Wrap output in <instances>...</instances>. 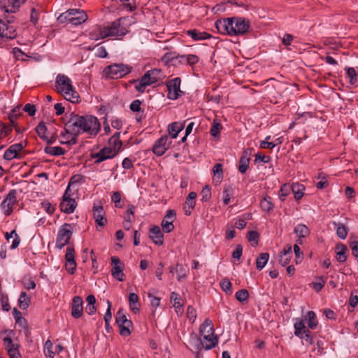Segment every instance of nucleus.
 Returning a JSON list of instances; mask_svg holds the SVG:
<instances>
[{
    "label": "nucleus",
    "instance_id": "nucleus-1",
    "mask_svg": "<svg viewBox=\"0 0 358 358\" xmlns=\"http://www.w3.org/2000/svg\"><path fill=\"white\" fill-rule=\"evenodd\" d=\"M69 118L65 123L64 130L71 135L79 136L80 134L87 133L92 136H96L101 129V124L96 117L93 115H79L74 112L66 113Z\"/></svg>",
    "mask_w": 358,
    "mask_h": 358
},
{
    "label": "nucleus",
    "instance_id": "nucleus-2",
    "mask_svg": "<svg viewBox=\"0 0 358 358\" xmlns=\"http://www.w3.org/2000/svg\"><path fill=\"white\" fill-rule=\"evenodd\" d=\"M57 90L64 93L66 100L76 103L79 101L80 96L74 90L71 79L64 74H58L56 78Z\"/></svg>",
    "mask_w": 358,
    "mask_h": 358
},
{
    "label": "nucleus",
    "instance_id": "nucleus-3",
    "mask_svg": "<svg viewBox=\"0 0 358 358\" xmlns=\"http://www.w3.org/2000/svg\"><path fill=\"white\" fill-rule=\"evenodd\" d=\"M17 25L15 17L10 16L9 13H4L0 19V36L7 39H14L17 37Z\"/></svg>",
    "mask_w": 358,
    "mask_h": 358
},
{
    "label": "nucleus",
    "instance_id": "nucleus-4",
    "mask_svg": "<svg viewBox=\"0 0 358 358\" xmlns=\"http://www.w3.org/2000/svg\"><path fill=\"white\" fill-rule=\"evenodd\" d=\"M162 76V71L153 69L147 71L140 80H134L132 83H138L135 88L139 92H143L147 86L158 82Z\"/></svg>",
    "mask_w": 358,
    "mask_h": 358
},
{
    "label": "nucleus",
    "instance_id": "nucleus-5",
    "mask_svg": "<svg viewBox=\"0 0 358 358\" xmlns=\"http://www.w3.org/2000/svg\"><path fill=\"white\" fill-rule=\"evenodd\" d=\"M61 23H71L73 25H80L87 20L86 13L80 9H69L62 13L57 18Z\"/></svg>",
    "mask_w": 358,
    "mask_h": 358
},
{
    "label": "nucleus",
    "instance_id": "nucleus-6",
    "mask_svg": "<svg viewBox=\"0 0 358 358\" xmlns=\"http://www.w3.org/2000/svg\"><path fill=\"white\" fill-rule=\"evenodd\" d=\"M125 19L120 18L111 23L107 27L100 31V36L104 38L108 36H123L128 33L127 28L124 24Z\"/></svg>",
    "mask_w": 358,
    "mask_h": 358
},
{
    "label": "nucleus",
    "instance_id": "nucleus-7",
    "mask_svg": "<svg viewBox=\"0 0 358 358\" xmlns=\"http://www.w3.org/2000/svg\"><path fill=\"white\" fill-rule=\"evenodd\" d=\"M132 68L123 64H113L104 68L103 73L108 79H118L131 71Z\"/></svg>",
    "mask_w": 358,
    "mask_h": 358
},
{
    "label": "nucleus",
    "instance_id": "nucleus-8",
    "mask_svg": "<svg viewBox=\"0 0 358 358\" xmlns=\"http://www.w3.org/2000/svg\"><path fill=\"white\" fill-rule=\"evenodd\" d=\"M72 227L70 224L65 223L59 229L56 241V248L59 249L63 248L69 243V241L72 236Z\"/></svg>",
    "mask_w": 358,
    "mask_h": 358
},
{
    "label": "nucleus",
    "instance_id": "nucleus-9",
    "mask_svg": "<svg viewBox=\"0 0 358 358\" xmlns=\"http://www.w3.org/2000/svg\"><path fill=\"white\" fill-rule=\"evenodd\" d=\"M231 26L230 27L229 36H238L245 34L250 28L249 21L242 17H231Z\"/></svg>",
    "mask_w": 358,
    "mask_h": 358
},
{
    "label": "nucleus",
    "instance_id": "nucleus-10",
    "mask_svg": "<svg viewBox=\"0 0 358 358\" xmlns=\"http://www.w3.org/2000/svg\"><path fill=\"white\" fill-rule=\"evenodd\" d=\"M115 322L120 329L121 336H128L131 334L130 328L133 327V323L131 320L127 318L122 309H120L116 314Z\"/></svg>",
    "mask_w": 358,
    "mask_h": 358
},
{
    "label": "nucleus",
    "instance_id": "nucleus-11",
    "mask_svg": "<svg viewBox=\"0 0 358 358\" xmlns=\"http://www.w3.org/2000/svg\"><path fill=\"white\" fill-rule=\"evenodd\" d=\"M180 83L181 79L179 77L171 79L166 83L168 99L176 100L181 94H183V92L180 90Z\"/></svg>",
    "mask_w": 358,
    "mask_h": 358
},
{
    "label": "nucleus",
    "instance_id": "nucleus-12",
    "mask_svg": "<svg viewBox=\"0 0 358 358\" xmlns=\"http://www.w3.org/2000/svg\"><path fill=\"white\" fill-rule=\"evenodd\" d=\"M17 201V191L16 189H11L6 195V198L1 203V207L4 210V214L6 216H9L13 210V206Z\"/></svg>",
    "mask_w": 358,
    "mask_h": 358
},
{
    "label": "nucleus",
    "instance_id": "nucleus-13",
    "mask_svg": "<svg viewBox=\"0 0 358 358\" xmlns=\"http://www.w3.org/2000/svg\"><path fill=\"white\" fill-rule=\"evenodd\" d=\"M175 52L173 53H166L165 54L164 57H163V60L166 59V62L171 61L174 58H180V63L182 64L184 63V61H185L186 64L192 66L197 64L199 61V58L197 55L189 54V55H175Z\"/></svg>",
    "mask_w": 358,
    "mask_h": 358
},
{
    "label": "nucleus",
    "instance_id": "nucleus-14",
    "mask_svg": "<svg viewBox=\"0 0 358 358\" xmlns=\"http://www.w3.org/2000/svg\"><path fill=\"white\" fill-rule=\"evenodd\" d=\"M171 143V138L168 135H164L155 143L152 152L157 156H162L169 148Z\"/></svg>",
    "mask_w": 358,
    "mask_h": 358
},
{
    "label": "nucleus",
    "instance_id": "nucleus-15",
    "mask_svg": "<svg viewBox=\"0 0 358 358\" xmlns=\"http://www.w3.org/2000/svg\"><path fill=\"white\" fill-rule=\"evenodd\" d=\"M111 275L117 280L122 282L124 280V274L123 273L124 264L121 262L120 258L116 256L111 257Z\"/></svg>",
    "mask_w": 358,
    "mask_h": 358
},
{
    "label": "nucleus",
    "instance_id": "nucleus-16",
    "mask_svg": "<svg viewBox=\"0 0 358 358\" xmlns=\"http://www.w3.org/2000/svg\"><path fill=\"white\" fill-rule=\"evenodd\" d=\"M26 0H0V9L6 13H16Z\"/></svg>",
    "mask_w": 358,
    "mask_h": 358
},
{
    "label": "nucleus",
    "instance_id": "nucleus-17",
    "mask_svg": "<svg viewBox=\"0 0 358 358\" xmlns=\"http://www.w3.org/2000/svg\"><path fill=\"white\" fill-rule=\"evenodd\" d=\"M92 210L96 224L100 227L105 226L107 223V219L105 217V211L100 201L94 203Z\"/></svg>",
    "mask_w": 358,
    "mask_h": 358
},
{
    "label": "nucleus",
    "instance_id": "nucleus-18",
    "mask_svg": "<svg viewBox=\"0 0 358 358\" xmlns=\"http://www.w3.org/2000/svg\"><path fill=\"white\" fill-rule=\"evenodd\" d=\"M24 146L22 143H15L10 145L4 152L3 159L7 161H10L13 159H22L23 157L20 155L22 151Z\"/></svg>",
    "mask_w": 358,
    "mask_h": 358
},
{
    "label": "nucleus",
    "instance_id": "nucleus-19",
    "mask_svg": "<svg viewBox=\"0 0 358 358\" xmlns=\"http://www.w3.org/2000/svg\"><path fill=\"white\" fill-rule=\"evenodd\" d=\"M65 259L66 271L71 274L74 273L76 268V262L75 259V250L73 245H69L66 248Z\"/></svg>",
    "mask_w": 358,
    "mask_h": 358
},
{
    "label": "nucleus",
    "instance_id": "nucleus-20",
    "mask_svg": "<svg viewBox=\"0 0 358 358\" xmlns=\"http://www.w3.org/2000/svg\"><path fill=\"white\" fill-rule=\"evenodd\" d=\"M176 212L174 210H169L166 215L162 222V230L166 233H170L174 229L173 224V220L176 218Z\"/></svg>",
    "mask_w": 358,
    "mask_h": 358
},
{
    "label": "nucleus",
    "instance_id": "nucleus-21",
    "mask_svg": "<svg viewBox=\"0 0 358 358\" xmlns=\"http://www.w3.org/2000/svg\"><path fill=\"white\" fill-rule=\"evenodd\" d=\"M83 299L81 296H76L71 303V315L74 318H80L83 313Z\"/></svg>",
    "mask_w": 358,
    "mask_h": 358
},
{
    "label": "nucleus",
    "instance_id": "nucleus-22",
    "mask_svg": "<svg viewBox=\"0 0 358 358\" xmlns=\"http://www.w3.org/2000/svg\"><path fill=\"white\" fill-rule=\"evenodd\" d=\"M196 198V193L194 192H189L186 197L183 204V210L185 215L189 216L191 215L192 210L195 207Z\"/></svg>",
    "mask_w": 358,
    "mask_h": 358
},
{
    "label": "nucleus",
    "instance_id": "nucleus-23",
    "mask_svg": "<svg viewBox=\"0 0 358 358\" xmlns=\"http://www.w3.org/2000/svg\"><path fill=\"white\" fill-rule=\"evenodd\" d=\"M231 26V18H224L217 20L215 22V27L218 33L229 35L230 27Z\"/></svg>",
    "mask_w": 358,
    "mask_h": 358
},
{
    "label": "nucleus",
    "instance_id": "nucleus-24",
    "mask_svg": "<svg viewBox=\"0 0 358 358\" xmlns=\"http://www.w3.org/2000/svg\"><path fill=\"white\" fill-rule=\"evenodd\" d=\"M149 237L154 243L157 245H162L164 243V234L159 226H152L150 229Z\"/></svg>",
    "mask_w": 358,
    "mask_h": 358
},
{
    "label": "nucleus",
    "instance_id": "nucleus-25",
    "mask_svg": "<svg viewBox=\"0 0 358 358\" xmlns=\"http://www.w3.org/2000/svg\"><path fill=\"white\" fill-rule=\"evenodd\" d=\"M250 155L251 152L248 150H245L242 152L241 157L239 159L238 171L243 174L247 171L249 167Z\"/></svg>",
    "mask_w": 358,
    "mask_h": 358
},
{
    "label": "nucleus",
    "instance_id": "nucleus-26",
    "mask_svg": "<svg viewBox=\"0 0 358 358\" xmlns=\"http://www.w3.org/2000/svg\"><path fill=\"white\" fill-rule=\"evenodd\" d=\"M203 340L201 341V344L206 350H210L216 346L218 343V338L213 335H204L201 336Z\"/></svg>",
    "mask_w": 358,
    "mask_h": 358
},
{
    "label": "nucleus",
    "instance_id": "nucleus-27",
    "mask_svg": "<svg viewBox=\"0 0 358 358\" xmlns=\"http://www.w3.org/2000/svg\"><path fill=\"white\" fill-rule=\"evenodd\" d=\"M187 34L194 41L206 40L212 37L211 34L206 31H200L196 29L187 30Z\"/></svg>",
    "mask_w": 358,
    "mask_h": 358
},
{
    "label": "nucleus",
    "instance_id": "nucleus-28",
    "mask_svg": "<svg viewBox=\"0 0 358 358\" xmlns=\"http://www.w3.org/2000/svg\"><path fill=\"white\" fill-rule=\"evenodd\" d=\"M347 251L348 248L343 243H338L335 247V252L336 253V260L340 263H343L347 260Z\"/></svg>",
    "mask_w": 358,
    "mask_h": 358
},
{
    "label": "nucleus",
    "instance_id": "nucleus-29",
    "mask_svg": "<svg viewBox=\"0 0 358 358\" xmlns=\"http://www.w3.org/2000/svg\"><path fill=\"white\" fill-rule=\"evenodd\" d=\"M214 331L215 330L212 321L209 318H206L204 322L200 326V336H202L204 335H213Z\"/></svg>",
    "mask_w": 358,
    "mask_h": 358
},
{
    "label": "nucleus",
    "instance_id": "nucleus-30",
    "mask_svg": "<svg viewBox=\"0 0 358 358\" xmlns=\"http://www.w3.org/2000/svg\"><path fill=\"white\" fill-rule=\"evenodd\" d=\"M76 206L77 203L74 199L68 200L64 199L60 203V208L61 210L65 213L70 214L74 211Z\"/></svg>",
    "mask_w": 358,
    "mask_h": 358
},
{
    "label": "nucleus",
    "instance_id": "nucleus-31",
    "mask_svg": "<svg viewBox=\"0 0 358 358\" xmlns=\"http://www.w3.org/2000/svg\"><path fill=\"white\" fill-rule=\"evenodd\" d=\"M184 128V124L173 122L168 127L169 136L171 138H176L178 133Z\"/></svg>",
    "mask_w": 358,
    "mask_h": 358
},
{
    "label": "nucleus",
    "instance_id": "nucleus-32",
    "mask_svg": "<svg viewBox=\"0 0 358 358\" xmlns=\"http://www.w3.org/2000/svg\"><path fill=\"white\" fill-rule=\"evenodd\" d=\"M129 304L131 310L134 313H137L139 312L140 304L138 300V296L135 293H130L129 295Z\"/></svg>",
    "mask_w": 358,
    "mask_h": 358
},
{
    "label": "nucleus",
    "instance_id": "nucleus-33",
    "mask_svg": "<svg viewBox=\"0 0 358 358\" xmlns=\"http://www.w3.org/2000/svg\"><path fill=\"white\" fill-rule=\"evenodd\" d=\"M269 259V254L268 252L261 253L256 259V268L257 270L261 271L267 264Z\"/></svg>",
    "mask_w": 358,
    "mask_h": 358
},
{
    "label": "nucleus",
    "instance_id": "nucleus-34",
    "mask_svg": "<svg viewBox=\"0 0 358 358\" xmlns=\"http://www.w3.org/2000/svg\"><path fill=\"white\" fill-rule=\"evenodd\" d=\"M44 152L52 156H60L66 153V150L59 146L51 147L46 146L44 148Z\"/></svg>",
    "mask_w": 358,
    "mask_h": 358
},
{
    "label": "nucleus",
    "instance_id": "nucleus-35",
    "mask_svg": "<svg viewBox=\"0 0 358 358\" xmlns=\"http://www.w3.org/2000/svg\"><path fill=\"white\" fill-rule=\"evenodd\" d=\"M120 133L116 132L109 139L108 143L109 146L115 148L118 152L121 150L122 142L120 139Z\"/></svg>",
    "mask_w": 358,
    "mask_h": 358
},
{
    "label": "nucleus",
    "instance_id": "nucleus-36",
    "mask_svg": "<svg viewBox=\"0 0 358 358\" xmlns=\"http://www.w3.org/2000/svg\"><path fill=\"white\" fill-rule=\"evenodd\" d=\"M260 207L262 210L267 213L273 210L274 204L272 203V199L268 196L264 197L260 201Z\"/></svg>",
    "mask_w": 358,
    "mask_h": 358
},
{
    "label": "nucleus",
    "instance_id": "nucleus-37",
    "mask_svg": "<svg viewBox=\"0 0 358 358\" xmlns=\"http://www.w3.org/2000/svg\"><path fill=\"white\" fill-rule=\"evenodd\" d=\"M291 189L292 190L294 198L296 201L300 200L303 196V191L305 190V187L299 183H294L291 186Z\"/></svg>",
    "mask_w": 358,
    "mask_h": 358
},
{
    "label": "nucleus",
    "instance_id": "nucleus-38",
    "mask_svg": "<svg viewBox=\"0 0 358 358\" xmlns=\"http://www.w3.org/2000/svg\"><path fill=\"white\" fill-rule=\"evenodd\" d=\"M294 231L299 238H306L310 234L309 229L306 225L303 224L296 225Z\"/></svg>",
    "mask_w": 358,
    "mask_h": 358
},
{
    "label": "nucleus",
    "instance_id": "nucleus-39",
    "mask_svg": "<svg viewBox=\"0 0 358 358\" xmlns=\"http://www.w3.org/2000/svg\"><path fill=\"white\" fill-rule=\"evenodd\" d=\"M20 106L15 107V108H14L11 110V112L8 115V119H9L10 123L15 128L17 132H20V131H19V128L17 127V124L15 123V121L18 118V117L21 115V113H20Z\"/></svg>",
    "mask_w": 358,
    "mask_h": 358
},
{
    "label": "nucleus",
    "instance_id": "nucleus-40",
    "mask_svg": "<svg viewBox=\"0 0 358 358\" xmlns=\"http://www.w3.org/2000/svg\"><path fill=\"white\" fill-rule=\"evenodd\" d=\"M31 299L25 292H22L18 299V305L20 308L26 310L30 305Z\"/></svg>",
    "mask_w": 358,
    "mask_h": 358
},
{
    "label": "nucleus",
    "instance_id": "nucleus-41",
    "mask_svg": "<svg viewBox=\"0 0 358 358\" xmlns=\"http://www.w3.org/2000/svg\"><path fill=\"white\" fill-rule=\"evenodd\" d=\"M294 327V334L297 337H299L300 338H303L304 333H306V331L308 330V329H306V327H305L303 322L301 320L298 321V322H295Z\"/></svg>",
    "mask_w": 358,
    "mask_h": 358
},
{
    "label": "nucleus",
    "instance_id": "nucleus-42",
    "mask_svg": "<svg viewBox=\"0 0 358 358\" xmlns=\"http://www.w3.org/2000/svg\"><path fill=\"white\" fill-rule=\"evenodd\" d=\"M222 129V125L218 120H214L212 127L210 130V134L215 138L220 136V131Z\"/></svg>",
    "mask_w": 358,
    "mask_h": 358
},
{
    "label": "nucleus",
    "instance_id": "nucleus-43",
    "mask_svg": "<svg viewBox=\"0 0 358 358\" xmlns=\"http://www.w3.org/2000/svg\"><path fill=\"white\" fill-rule=\"evenodd\" d=\"M235 296L237 301L244 304L248 301L249 293L247 289H242L236 292Z\"/></svg>",
    "mask_w": 358,
    "mask_h": 358
},
{
    "label": "nucleus",
    "instance_id": "nucleus-44",
    "mask_svg": "<svg viewBox=\"0 0 358 358\" xmlns=\"http://www.w3.org/2000/svg\"><path fill=\"white\" fill-rule=\"evenodd\" d=\"M3 340L5 348L8 352H10L11 350L13 351L18 350V345L14 344L10 336L4 337Z\"/></svg>",
    "mask_w": 358,
    "mask_h": 358
},
{
    "label": "nucleus",
    "instance_id": "nucleus-45",
    "mask_svg": "<svg viewBox=\"0 0 358 358\" xmlns=\"http://www.w3.org/2000/svg\"><path fill=\"white\" fill-rule=\"evenodd\" d=\"M336 227V234L337 236L341 238L345 239L348 235V229L347 227L342 223H334Z\"/></svg>",
    "mask_w": 358,
    "mask_h": 358
},
{
    "label": "nucleus",
    "instance_id": "nucleus-46",
    "mask_svg": "<svg viewBox=\"0 0 358 358\" xmlns=\"http://www.w3.org/2000/svg\"><path fill=\"white\" fill-rule=\"evenodd\" d=\"M91 158L94 159V164H99L101 163L102 162L108 159V156H106L103 150L101 149L99 152L96 153H92L91 154Z\"/></svg>",
    "mask_w": 358,
    "mask_h": 358
},
{
    "label": "nucleus",
    "instance_id": "nucleus-47",
    "mask_svg": "<svg viewBox=\"0 0 358 358\" xmlns=\"http://www.w3.org/2000/svg\"><path fill=\"white\" fill-rule=\"evenodd\" d=\"M307 317L308 320V324L309 328H310L311 329H315L318 324L315 313L311 310L308 311L307 313Z\"/></svg>",
    "mask_w": 358,
    "mask_h": 358
},
{
    "label": "nucleus",
    "instance_id": "nucleus-48",
    "mask_svg": "<svg viewBox=\"0 0 358 358\" xmlns=\"http://www.w3.org/2000/svg\"><path fill=\"white\" fill-rule=\"evenodd\" d=\"M47 130H48L47 127L43 122H40L36 128V131L37 134L43 140L46 139L45 133H46Z\"/></svg>",
    "mask_w": 358,
    "mask_h": 358
},
{
    "label": "nucleus",
    "instance_id": "nucleus-49",
    "mask_svg": "<svg viewBox=\"0 0 358 358\" xmlns=\"http://www.w3.org/2000/svg\"><path fill=\"white\" fill-rule=\"evenodd\" d=\"M176 272L177 273V279L178 281L182 280L187 276L186 269L183 267L182 264H176Z\"/></svg>",
    "mask_w": 358,
    "mask_h": 358
},
{
    "label": "nucleus",
    "instance_id": "nucleus-50",
    "mask_svg": "<svg viewBox=\"0 0 358 358\" xmlns=\"http://www.w3.org/2000/svg\"><path fill=\"white\" fill-rule=\"evenodd\" d=\"M347 76L350 78V83L351 85H355L357 81V76L355 69L352 67L347 68L346 69Z\"/></svg>",
    "mask_w": 358,
    "mask_h": 358
},
{
    "label": "nucleus",
    "instance_id": "nucleus-51",
    "mask_svg": "<svg viewBox=\"0 0 358 358\" xmlns=\"http://www.w3.org/2000/svg\"><path fill=\"white\" fill-rule=\"evenodd\" d=\"M290 189L291 187L289 185L284 184L281 186L278 195L282 201H285V197L289 194Z\"/></svg>",
    "mask_w": 358,
    "mask_h": 358
},
{
    "label": "nucleus",
    "instance_id": "nucleus-52",
    "mask_svg": "<svg viewBox=\"0 0 358 358\" xmlns=\"http://www.w3.org/2000/svg\"><path fill=\"white\" fill-rule=\"evenodd\" d=\"M52 343L48 340L44 345V353L46 357H48L50 358H52V357L55 356V352L52 351Z\"/></svg>",
    "mask_w": 358,
    "mask_h": 358
},
{
    "label": "nucleus",
    "instance_id": "nucleus-53",
    "mask_svg": "<svg viewBox=\"0 0 358 358\" xmlns=\"http://www.w3.org/2000/svg\"><path fill=\"white\" fill-rule=\"evenodd\" d=\"M326 281L323 277L317 278V280L311 283L313 288L316 292H320L325 285Z\"/></svg>",
    "mask_w": 358,
    "mask_h": 358
},
{
    "label": "nucleus",
    "instance_id": "nucleus-54",
    "mask_svg": "<svg viewBox=\"0 0 358 358\" xmlns=\"http://www.w3.org/2000/svg\"><path fill=\"white\" fill-rule=\"evenodd\" d=\"M201 201L203 202H207L210 200L211 197V189L209 185H206L201 190Z\"/></svg>",
    "mask_w": 358,
    "mask_h": 358
},
{
    "label": "nucleus",
    "instance_id": "nucleus-55",
    "mask_svg": "<svg viewBox=\"0 0 358 358\" xmlns=\"http://www.w3.org/2000/svg\"><path fill=\"white\" fill-rule=\"evenodd\" d=\"M101 150L106 156H108V159H113L118 154V150L110 146L104 147Z\"/></svg>",
    "mask_w": 358,
    "mask_h": 358
},
{
    "label": "nucleus",
    "instance_id": "nucleus-56",
    "mask_svg": "<svg viewBox=\"0 0 358 358\" xmlns=\"http://www.w3.org/2000/svg\"><path fill=\"white\" fill-rule=\"evenodd\" d=\"M0 303L1 304L2 310L4 311H9L10 306L8 303V297L6 294H0Z\"/></svg>",
    "mask_w": 358,
    "mask_h": 358
},
{
    "label": "nucleus",
    "instance_id": "nucleus-57",
    "mask_svg": "<svg viewBox=\"0 0 358 358\" xmlns=\"http://www.w3.org/2000/svg\"><path fill=\"white\" fill-rule=\"evenodd\" d=\"M259 236V233L256 231H250L248 233V241L252 243V246L257 245Z\"/></svg>",
    "mask_w": 358,
    "mask_h": 358
},
{
    "label": "nucleus",
    "instance_id": "nucleus-58",
    "mask_svg": "<svg viewBox=\"0 0 358 358\" xmlns=\"http://www.w3.org/2000/svg\"><path fill=\"white\" fill-rule=\"evenodd\" d=\"M85 181V177L81 174H76L71 177L69 185L76 183H83Z\"/></svg>",
    "mask_w": 358,
    "mask_h": 358
},
{
    "label": "nucleus",
    "instance_id": "nucleus-59",
    "mask_svg": "<svg viewBox=\"0 0 358 358\" xmlns=\"http://www.w3.org/2000/svg\"><path fill=\"white\" fill-rule=\"evenodd\" d=\"M294 252L296 256L295 262L296 264H298L302 262L303 259V252L301 251V249L297 244H295L294 245Z\"/></svg>",
    "mask_w": 358,
    "mask_h": 358
},
{
    "label": "nucleus",
    "instance_id": "nucleus-60",
    "mask_svg": "<svg viewBox=\"0 0 358 358\" xmlns=\"http://www.w3.org/2000/svg\"><path fill=\"white\" fill-rule=\"evenodd\" d=\"M232 194V189L231 187L225 188L223 191V203L227 205L230 202L231 196Z\"/></svg>",
    "mask_w": 358,
    "mask_h": 358
},
{
    "label": "nucleus",
    "instance_id": "nucleus-61",
    "mask_svg": "<svg viewBox=\"0 0 358 358\" xmlns=\"http://www.w3.org/2000/svg\"><path fill=\"white\" fill-rule=\"evenodd\" d=\"M120 1L122 3L123 8L129 12H132L136 8V6L134 5L135 3L134 2L132 4L130 0H120Z\"/></svg>",
    "mask_w": 358,
    "mask_h": 358
},
{
    "label": "nucleus",
    "instance_id": "nucleus-62",
    "mask_svg": "<svg viewBox=\"0 0 358 358\" xmlns=\"http://www.w3.org/2000/svg\"><path fill=\"white\" fill-rule=\"evenodd\" d=\"M220 285L224 292L231 293V283L228 279H223Z\"/></svg>",
    "mask_w": 358,
    "mask_h": 358
},
{
    "label": "nucleus",
    "instance_id": "nucleus-63",
    "mask_svg": "<svg viewBox=\"0 0 358 358\" xmlns=\"http://www.w3.org/2000/svg\"><path fill=\"white\" fill-rule=\"evenodd\" d=\"M41 205L45 211L50 215L52 214L55 210V207L48 201L42 202Z\"/></svg>",
    "mask_w": 358,
    "mask_h": 358
},
{
    "label": "nucleus",
    "instance_id": "nucleus-64",
    "mask_svg": "<svg viewBox=\"0 0 358 358\" xmlns=\"http://www.w3.org/2000/svg\"><path fill=\"white\" fill-rule=\"evenodd\" d=\"M22 283L27 289H34L36 287L35 282L31 278L24 279Z\"/></svg>",
    "mask_w": 358,
    "mask_h": 358
}]
</instances>
